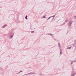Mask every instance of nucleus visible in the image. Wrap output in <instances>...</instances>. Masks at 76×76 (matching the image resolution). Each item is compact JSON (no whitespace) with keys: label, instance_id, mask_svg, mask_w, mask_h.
<instances>
[{"label":"nucleus","instance_id":"nucleus-7","mask_svg":"<svg viewBox=\"0 0 76 76\" xmlns=\"http://www.w3.org/2000/svg\"><path fill=\"white\" fill-rule=\"evenodd\" d=\"M3 26V28H4V26Z\"/></svg>","mask_w":76,"mask_h":76},{"label":"nucleus","instance_id":"nucleus-5","mask_svg":"<svg viewBox=\"0 0 76 76\" xmlns=\"http://www.w3.org/2000/svg\"><path fill=\"white\" fill-rule=\"evenodd\" d=\"M60 54H62V51H61V52H60Z\"/></svg>","mask_w":76,"mask_h":76},{"label":"nucleus","instance_id":"nucleus-4","mask_svg":"<svg viewBox=\"0 0 76 76\" xmlns=\"http://www.w3.org/2000/svg\"><path fill=\"white\" fill-rule=\"evenodd\" d=\"M59 44V47H60V43H58Z\"/></svg>","mask_w":76,"mask_h":76},{"label":"nucleus","instance_id":"nucleus-6","mask_svg":"<svg viewBox=\"0 0 76 76\" xmlns=\"http://www.w3.org/2000/svg\"><path fill=\"white\" fill-rule=\"evenodd\" d=\"M45 16H43L42 18H45Z\"/></svg>","mask_w":76,"mask_h":76},{"label":"nucleus","instance_id":"nucleus-9","mask_svg":"<svg viewBox=\"0 0 76 76\" xmlns=\"http://www.w3.org/2000/svg\"><path fill=\"white\" fill-rule=\"evenodd\" d=\"M50 19V17L48 19Z\"/></svg>","mask_w":76,"mask_h":76},{"label":"nucleus","instance_id":"nucleus-2","mask_svg":"<svg viewBox=\"0 0 76 76\" xmlns=\"http://www.w3.org/2000/svg\"><path fill=\"white\" fill-rule=\"evenodd\" d=\"M68 48V49H70V48H71V47H69Z\"/></svg>","mask_w":76,"mask_h":76},{"label":"nucleus","instance_id":"nucleus-3","mask_svg":"<svg viewBox=\"0 0 76 76\" xmlns=\"http://www.w3.org/2000/svg\"><path fill=\"white\" fill-rule=\"evenodd\" d=\"M31 33H34V31H32L31 32Z\"/></svg>","mask_w":76,"mask_h":76},{"label":"nucleus","instance_id":"nucleus-10","mask_svg":"<svg viewBox=\"0 0 76 76\" xmlns=\"http://www.w3.org/2000/svg\"><path fill=\"white\" fill-rule=\"evenodd\" d=\"M55 15H54L53 16V18H54V17H55Z\"/></svg>","mask_w":76,"mask_h":76},{"label":"nucleus","instance_id":"nucleus-8","mask_svg":"<svg viewBox=\"0 0 76 76\" xmlns=\"http://www.w3.org/2000/svg\"><path fill=\"white\" fill-rule=\"evenodd\" d=\"M67 21H68V20H66V22H67Z\"/></svg>","mask_w":76,"mask_h":76},{"label":"nucleus","instance_id":"nucleus-1","mask_svg":"<svg viewBox=\"0 0 76 76\" xmlns=\"http://www.w3.org/2000/svg\"><path fill=\"white\" fill-rule=\"evenodd\" d=\"M27 17H28V16H27V15H26L25 17V19H27Z\"/></svg>","mask_w":76,"mask_h":76}]
</instances>
